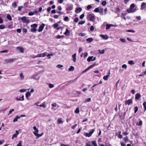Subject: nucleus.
Segmentation results:
<instances>
[{
	"mask_svg": "<svg viewBox=\"0 0 146 146\" xmlns=\"http://www.w3.org/2000/svg\"><path fill=\"white\" fill-rule=\"evenodd\" d=\"M31 27H33L31 30V31L32 32H35L37 31L36 29L37 27V25L36 24H34L31 25Z\"/></svg>",
	"mask_w": 146,
	"mask_h": 146,
	"instance_id": "f257e3e1",
	"label": "nucleus"
},
{
	"mask_svg": "<svg viewBox=\"0 0 146 146\" xmlns=\"http://www.w3.org/2000/svg\"><path fill=\"white\" fill-rule=\"evenodd\" d=\"M47 53L46 52H45L42 54H37L36 56L33 57V58H35L36 57H44L47 55Z\"/></svg>",
	"mask_w": 146,
	"mask_h": 146,
	"instance_id": "f03ea898",
	"label": "nucleus"
},
{
	"mask_svg": "<svg viewBox=\"0 0 146 146\" xmlns=\"http://www.w3.org/2000/svg\"><path fill=\"white\" fill-rule=\"evenodd\" d=\"M88 17L90 20L91 21H93L94 20L95 16L93 14H90L88 16Z\"/></svg>",
	"mask_w": 146,
	"mask_h": 146,
	"instance_id": "7ed1b4c3",
	"label": "nucleus"
},
{
	"mask_svg": "<svg viewBox=\"0 0 146 146\" xmlns=\"http://www.w3.org/2000/svg\"><path fill=\"white\" fill-rule=\"evenodd\" d=\"M94 131V129H92L90 132L89 133H84V135L86 137H90L91 136L93 133Z\"/></svg>",
	"mask_w": 146,
	"mask_h": 146,
	"instance_id": "20e7f679",
	"label": "nucleus"
},
{
	"mask_svg": "<svg viewBox=\"0 0 146 146\" xmlns=\"http://www.w3.org/2000/svg\"><path fill=\"white\" fill-rule=\"evenodd\" d=\"M15 60V58H9L6 59L4 61L6 63L12 62H13Z\"/></svg>",
	"mask_w": 146,
	"mask_h": 146,
	"instance_id": "39448f33",
	"label": "nucleus"
},
{
	"mask_svg": "<svg viewBox=\"0 0 146 146\" xmlns=\"http://www.w3.org/2000/svg\"><path fill=\"white\" fill-rule=\"evenodd\" d=\"M40 77L38 76V74L33 75L31 77V78L34 79L36 80H38L40 79Z\"/></svg>",
	"mask_w": 146,
	"mask_h": 146,
	"instance_id": "423d86ee",
	"label": "nucleus"
},
{
	"mask_svg": "<svg viewBox=\"0 0 146 146\" xmlns=\"http://www.w3.org/2000/svg\"><path fill=\"white\" fill-rule=\"evenodd\" d=\"M45 26L44 24L42 23V24L39 27V29L38 31L39 32H41L42 31L43 29Z\"/></svg>",
	"mask_w": 146,
	"mask_h": 146,
	"instance_id": "0eeeda50",
	"label": "nucleus"
},
{
	"mask_svg": "<svg viewBox=\"0 0 146 146\" xmlns=\"http://www.w3.org/2000/svg\"><path fill=\"white\" fill-rule=\"evenodd\" d=\"M133 103V100L132 99H129L128 100H126L125 102V104L126 105H129Z\"/></svg>",
	"mask_w": 146,
	"mask_h": 146,
	"instance_id": "6e6552de",
	"label": "nucleus"
},
{
	"mask_svg": "<svg viewBox=\"0 0 146 146\" xmlns=\"http://www.w3.org/2000/svg\"><path fill=\"white\" fill-rule=\"evenodd\" d=\"M96 65V63H94L93 65H90L89 67L88 68L86 69L85 70L83 71V73L85 72L88 70L89 69L92 68H93V67L95 66Z\"/></svg>",
	"mask_w": 146,
	"mask_h": 146,
	"instance_id": "1a4fd4ad",
	"label": "nucleus"
},
{
	"mask_svg": "<svg viewBox=\"0 0 146 146\" xmlns=\"http://www.w3.org/2000/svg\"><path fill=\"white\" fill-rule=\"evenodd\" d=\"M16 48L17 50H19L21 53H23L24 52V48H23L21 47V46H19V47H17Z\"/></svg>",
	"mask_w": 146,
	"mask_h": 146,
	"instance_id": "9d476101",
	"label": "nucleus"
},
{
	"mask_svg": "<svg viewBox=\"0 0 146 146\" xmlns=\"http://www.w3.org/2000/svg\"><path fill=\"white\" fill-rule=\"evenodd\" d=\"M117 26V25H112V24H107L106 25V30H108V29H110V27H111L114 26V27H115L116 26Z\"/></svg>",
	"mask_w": 146,
	"mask_h": 146,
	"instance_id": "9b49d317",
	"label": "nucleus"
},
{
	"mask_svg": "<svg viewBox=\"0 0 146 146\" xmlns=\"http://www.w3.org/2000/svg\"><path fill=\"white\" fill-rule=\"evenodd\" d=\"M100 36L102 37L104 40H107L108 38V37L107 35H100Z\"/></svg>",
	"mask_w": 146,
	"mask_h": 146,
	"instance_id": "f8f14e48",
	"label": "nucleus"
},
{
	"mask_svg": "<svg viewBox=\"0 0 146 146\" xmlns=\"http://www.w3.org/2000/svg\"><path fill=\"white\" fill-rule=\"evenodd\" d=\"M146 8V3H143L141 5V9L143 10Z\"/></svg>",
	"mask_w": 146,
	"mask_h": 146,
	"instance_id": "ddd939ff",
	"label": "nucleus"
},
{
	"mask_svg": "<svg viewBox=\"0 0 146 146\" xmlns=\"http://www.w3.org/2000/svg\"><path fill=\"white\" fill-rule=\"evenodd\" d=\"M141 97V95L139 93H137L135 96V99L139 100Z\"/></svg>",
	"mask_w": 146,
	"mask_h": 146,
	"instance_id": "4468645a",
	"label": "nucleus"
},
{
	"mask_svg": "<svg viewBox=\"0 0 146 146\" xmlns=\"http://www.w3.org/2000/svg\"><path fill=\"white\" fill-rule=\"evenodd\" d=\"M15 100L18 101H23L24 100V96H21V97L19 98H15Z\"/></svg>",
	"mask_w": 146,
	"mask_h": 146,
	"instance_id": "2eb2a0df",
	"label": "nucleus"
},
{
	"mask_svg": "<svg viewBox=\"0 0 146 146\" xmlns=\"http://www.w3.org/2000/svg\"><path fill=\"white\" fill-rule=\"evenodd\" d=\"M136 10V9H132L129 8V9L127 10V11L128 13H132L135 12Z\"/></svg>",
	"mask_w": 146,
	"mask_h": 146,
	"instance_id": "dca6fc26",
	"label": "nucleus"
},
{
	"mask_svg": "<svg viewBox=\"0 0 146 146\" xmlns=\"http://www.w3.org/2000/svg\"><path fill=\"white\" fill-rule=\"evenodd\" d=\"M76 53H75L72 55V60L74 62H76Z\"/></svg>",
	"mask_w": 146,
	"mask_h": 146,
	"instance_id": "f3484780",
	"label": "nucleus"
},
{
	"mask_svg": "<svg viewBox=\"0 0 146 146\" xmlns=\"http://www.w3.org/2000/svg\"><path fill=\"white\" fill-rule=\"evenodd\" d=\"M110 74V72H109V75L104 76L103 77V79L105 80H108V78L109 77Z\"/></svg>",
	"mask_w": 146,
	"mask_h": 146,
	"instance_id": "a211bd4d",
	"label": "nucleus"
},
{
	"mask_svg": "<svg viewBox=\"0 0 146 146\" xmlns=\"http://www.w3.org/2000/svg\"><path fill=\"white\" fill-rule=\"evenodd\" d=\"M16 133L15 134H14L13 136V137L12 138V139H13L14 138H16L17 137V136L19 134V133L17 131H16Z\"/></svg>",
	"mask_w": 146,
	"mask_h": 146,
	"instance_id": "6ab92c4d",
	"label": "nucleus"
},
{
	"mask_svg": "<svg viewBox=\"0 0 146 146\" xmlns=\"http://www.w3.org/2000/svg\"><path fill=\"white\" fill-rule=\"evenodd\" d=\"M81 10H82L81 8H80V7H78V8H77L76 9L75 12L76 13H79L81 11Z\"/></svg>",
	"mask_w": 146,
	"mask_h": 146,
	"instance_id": "aec40b11",
	"label": "nucleus"
},
{
	"mask_svg": "<svg viewBox=\"0 0 146 146\" xmlns=\"http://www.w3.org/2000/svg\"><path fill=\"white\" fill-rule=\"evenodd\" d=\"M93 56H89L87 59V60L88 62H90V61H92Z\"/></svg>",
	"mask_w": 146,
	"mask_h": 146,
	"instance_id": "412c9836",
	"label": "nucleus"
},
{
	"mask_svg": "<svg viewBox=\"0 0 146 146\" xmlns=\"http://www.w3.org/2000/svg\"><path fill=\"white\" fill-rule=\"evenodd\" d=\"M99 12L100 15H103L104 14L103 9L101 8H100L99 11Z\"/></svg>",
	"mask_w": 146,
	"mask_h": 146,
	"instance_id": "4be33fe9",
	"label": "nucleus"
},
{
	"mask_svg": "<svg viewBox=\"0 0 146 146\" xmlns=\"http://www.w3.org/2000/svg\"><path fill=\"white\" fill-rule=\"evenodd\" d=\"M57 122L58 123L60 124L63 123V121H62V118H60L58 119Z\"/></svg>",
	"mask_w": 146,
	"mask_h": 146,
	"instance_id": "5701e85b",
	"label": "nucleus"
},
{
	"mask_svg": "<svg viewBox=\"0 0 146 146\" xmlns=\"http://www.w3.org/2000/svg\"><path fill=\"white\" fill-rule=\"evenodd\" d=\"M86 40L88 42H90L93 40V39L92 38H90L87 39Z\"/></svg>",
	"mask_w": 146,
	"mask_h": 146,
	"instance_id": "b1692460",
	"label": "nucleus"
},
{
	"mask_svg": "<svg viewBox=\"0 0 146 146\" xmlns=\"http://www.w3.org/2000/svg\"><path fill=\"white\" fill-rule=\"evenodd\" d=\"M21 80L25 78L24 76L23 75V74L22 73H21L19 74Z\"/></svg>",
	"mask_w": 146,
	"mask_h": 146,
	"instance_id": "393cba45",
	"label": "nucleus"
},
{
	"mask_svg": "<svg viewBox=\"0 0 146 146\" xmlns=\"http://www.w3.org/2000/svg\"><path fill=\"white\" fill-rule=\"evenodd\" d=\"M70 32V31H69L68 29H66V32L64 33V34L66 35H68L69 33Z\"/></svg>",
	"mask_w": 146,
	"mask_h": 146,
	"instance_id": "a878e982",
	"label": "nucleus"
},
{
	"mask_svg": "<svg viewBox=\"0 0 146 146\" xmlns=\"http://www.w3.org/2000/svg\"><path fill=\"white\" fill-rule=\"evenodd\" d=\"M20 118V117H19L18 116H17L16 117H15L14 119L13 120V122H15L16 121H17V119H19Z\"/></svg>",
	"mask_w": 146,
	"mask_h": 146,
	"instance_id": "bb28decb",
	"label": "nucleus"
},
{
	"mask_svg": "<svg viewBox=\"0 0 146 146\" xmlns=\"http://www.w3.org/2000/svg\"><path fill=\"white\" fill-rule=\"evenodd\" d=\"M33 133L35 134V135L36 136V139H38L39 137V134L38 133H36L35 132H33Z\"/></svg>",
	"mask_w": 146,
	"mask_h": 146,
	"instance_id": "cd10ccee",
	"label": "nucleus"
},
{
	"mask_svg": "<svg viewBox=\"0 0 146 146\" xmlns=\"http://www.w3.org/2000/svg\"><path fill=\"white\" fill-rule=\"evenodd\" d=\"M98 51L99 52V53L100 54H103L105 52V50L104 49L102 50H98Z\"/></svg>",
	"mask_w": 146,
	"mask_h": 146,
	"instance_id": "c85d7f7f",
	"label": "nucleus"
},
{
	"mask_svg": "<svg viewBox=\"0 0 146 146\" xmlns=\"http://www.w3.org/2000/svg\"><path fill=\"white\" fill-rule=\"evenodd\" d=\"M45 102H44L42 104L39 105L40 107H42L43 108H45L46 107V105H45Z\"/></svg>",
	"mask_w": 146,
	"mask_h": 146,
	"instance_id": "c756f323",
	"label": "nucleus"
},
{
	"mask_svg": "<svg viewBox=\"0 0 146 146\" xmlns=\"http://www.w3.org/2000/svg\"><path fill=\"white\" fill-rule=\"evenodd\" d=\"M125 14L122 13L121 14V17L125 20H126V18L125 17Z\"/></svg>",
	"mask_w": 146,
	"mask_h": 146,
	"instance_id": "7c9ffc66",
	"label": "nucleus"
},
{
	"mask_svg": "<svg viewBox=\"0 0 146 146\" xmlns=\"http://www.w3.org/2000/svg\"><path fill=\"white\" fill-rule=\"evenodd\" d=\"M74 70V67L72 66H71L69 68L68 70L69 71H72L73 70Z\"/></svg>",
	"mask_w": 146,
	"mask_h": 146,
	"instance_id": "2f4dec72",
	"label": "nucleus"
},
{
	"mask_svg": "<svg viewBox=\"0 0 146 146\" xmlns=\"http://www.w3.org/2000/svg\"><path fill=\"white\" fill-rule=\"evenodd\" d=\"M143 105L144 107V111L146 110V102H144L143 103Z\"/></svg>",
	"mask_w": 146,
	"mask_h": 146,
	"instance_id": "473e14b6",
	"label": "nucleus"
},
{
	"mask_svg": "<svg viewBox=\"0 0 146 146\" xmlns=\"http://www.w3.org/2000/svg\"><path fill=\"white\" fill-rule=\"evenodd\" d=\"M128 63L130 65H133L135 64V63L133 62L132 60H129L128 62Z\"/></svg>",
	"mask_w": 146,
	"mask_h": 146,
	"instance_id": "72a5a7b5",
	"label": "nucleus"
},
{
	"mask_svg": "<svg viewBox=\"0 0 146 146\" xmlns=\"http://www.w3.org/2000/svg\"><path fill=\"white\" fill-rule=\"evenodd\" d=\"M48 84L49 86V88H53L54 86V85L52 84L48 83Z\"/></svg>",
	"mask_w": 146,
	"mask_h": 146,
	"instance_id": "f704fd0d",
	"label": "nucleus"
},
{
	"mask_svg": "<svg viewBox=\"0 0 146 146\" xmlns=\"http://www.w3.org/2000/svg\"><path fill=\"white\" fill-rule=\"evenodd\" d=\"M31 96V94L29 92L26 93V96L27 98L28 99V97Z\"/></svg>",
	"mask_w": 146,
	"mask_h": 146,
	"instance_id": "c9c22d12",
	"label": "nucleus"
},
{
	"mask_svg": "<svg viewBox=\"0 0 146 146\" xmlns=\"http://www.w3.org/2000/svg\"><path fill=\"white\" fill-rule=\"evenodd\" d=\"M135 5L134 4H131L130 6V8L131 9H133V8L135 7Z\"/></svg>",
	"mask_w": 146,
	"mask_h": 146,
	"instance_id": "e433bc0d",
	"label": "nucleus"
},
{
	"mask_svg": "<svg viewBox=\"0 0 146 146\" xmlns=\"http://www.w3.org/2000/svg\"><path fill=\"white\" fill-rule=\"evenodd\" d=\"M142 125V122L141 120H140L139 123H137L136 124V125L138 126H141Z\"/></svg>",
	"mask_w": 146,
	"mask_h": 146,
	"instance_id": "4c0bfd02",
	"label": "nucleus"
},
{
	"mask_svg": "<svg viewBox=\"0 0 146 146\" xmlns=\"http://www.w3.org/2000/svg\"><path fill=\"white\" fill-rule=\"evenodd\" d=\"M7 18L9 21H11L12 19L10 15H8L7 16Z\"/></svg>",
	"mask_w": 146,
	"mask_h": 146,
	"instance_id": "58836bf2",
	"label": "nucleus"
},
{
	"mask_svg": "<svg viewBox=\"0 0 146 146\" xmlns=\"http://www.w3.org/2000/svg\"><path fill=\"white\" fill-rule=\"evenodd\" d=\"M119 40L121 42H126V40L124 38H120Z\"/></svg>",
	"mask_w": 146,
	"mask_h": 146,
	"instance_id": "ea45409f",
	"label": "nucleus"
},
{
	"mask_svg": "<svg viewBox=\"0 0 146 146\" xmlns=\"http://www.w3.org/2000/svg\"><path fill=\"white\" fill-rule=\"evenodd\" d=\"M123 141L125 142H126L129 141L128 137L127 136H126L125 137H124L123 139Z\"/></svg>",
	"mask_w": 146,
	"mask_h": 146,
	"instance_id": "a19ab883",
	"label": "nucleus"
},
{
	"mask_svg": "<svg viewBox=\"0 0 146 146\" xmlns=\"http://www.w3.org/2000/svg\"><path fill=\"white\" fill-rule=\"evenodd\" d=\"M134 113H136L138 111V108L137 106H135L134 108Z\"/></svg>",
	"mask_w": 146,
	"mask_h": 146,
	"instance_id": "79ce46f5",
	"label": "nucleus"
},
{
	"mask_svg": "<svg viewBox=\"0 0 146 146\" xmlns=\"http://www.w3.org/2000/svg\"><path fill=\"white\" fill-rule=\"evenodd\" d=\"M76 113H79V108H77L74 111Z\"/></svg>",
	"mask_w": 146,
	"mask_h": 146,
	"instance_id": "37998d69",
	"label": "nucleus"
},
{
	"mask_svg": "<svg viewBox=\"0 0 146 146\" xmlns=\"http://www.w3.org/2000/svg\"><path fill=\"white\" fill-rule=\"evenodd\" d=\"M33 128L35 131L36 132H38L39 131L38 129L36 128V126H34L33 127Z\"/></svg>",
	"mask_w": 146,
	"mask_h": 146,
	"instance_id": "c03bdc74",
	"label": "nucleus"
},
{
	"mask_svg": "<svg viewBox=\"0 0 146 146\" xmlns=\"http://www.w3.org/2000/svg\"><path fill=\"white\" fill-rule=\"evenodd\" d=\"M91 99L90 98H87L85 100V101L84 102V103H86L87 102H90L91 101Z\"/></svg>",
	"mask_w": 146,
	"mask_h": 146,
	"instance_id": "a18cd8bd",
	"label": "nucleus"
},
{
	"mask_svg": "<svg viewBox=\"0 0 146 146\" xmlns=\"http://www.w3.org/2000/svg\"><path fill=\"white\" fill-rule=\"evenodd\" d=\"M63 67L62 65L61 64H58L56 66V67L58 68H60Z\"/></svg>",
	"mask_w": 146,
	"mask_h": 146,
	"instance_id": "49530a36",
	"label": "nucleus"
},
{
	"mask_svg": "<svg viewBox=\"0 0 146 146\" xmlns=\"http://www.w3.org/2000/svg\"><path fill=\"white\" fill-rule=\"evenodd\" d=\"M121 131H119V134L118 135V138H119L120 139H121L122 138V135L121 134Z\"/></svg>",
	"mask_w": 146,
	"mask_h": 146,
	"instance_id": "de8ad7c7",
	"label": "nucleus"
},
{
	"mask_svg": "<svg viewBox=\"0 0 146 146\" xmlns=\"http://www.w3.org/2000/svg\"><path fill=\"white\" fill-rule=\"evenodd\" d=\"M73 7L72 6H70L69 7H68L67 9L66 10H68L69 11H70L72 10V9Z\"/></svg>",
	"mask_w": 146,
	"mask_h": 146,
	"instance_id": "09e8293b",
	"label": "nucleus"
},
{
	"mask_svg": "<svg viewBox=\"0 0 146 146\" xmlns=\"http://www.w3.org/2000/svg\"><path fill=\"white\" fill-rule=\"evenodd\" d=\"M64 36L63 35L62 36H60V35H57V36H56V38H57L59 39V38H61L63 37H64Z\"/></svg>",
	"mask_w": 146,
	"mask_h": 146,
	"instance_id": "8fccbe9b",
	"label": "nucleus"
},
{
	"mask_svg": "<svg viewBox=\"0 0 146 146\" xmlns=\"http://www.w3.org/2000/svg\"><path fill=\"white\" fill-rule=\"evenodd\" d=\"M5 28V26L4 25H0V29H2Z\"/></svg>",
	"mask_w": 146,
	"mask_h": 146,
	"instance_id": "3c124183",
	"label": "nucleus"
},
{
	"mask_svg": "<svg viewBox=\"0 0 146 146\" xmlns=\"http://www.w3.org/2000/svg\"><path fill=\"white\" fill-rule=\"evenodd\" d=\"M99 9L100 8H96L95 9L94 11L96 12H98L99 11Z\"/></svg>",
	"mask_w": 146,
	"mask_h": 146,
	"instance_id": "603ef678",
	"label": "nucleus"
},
{
	"mask_svg": "<svg viewBox=\"0 0 146 146\" xmlns=\"http://www.w3.org/2000/svg\"><path fill=\"white\" fill-rule=\"evenodd\" d=\"M122 68H123L126 69L127 68V66L125 64H124L122 65Z\"/></svg>",
	"mask_w": 146,
	"mask_h": 146,
	"instance_id": "864d4df0",
	"label": "nucleus"
},
{
	"mask_svg": "<svg viewBox=\"0 0 146 146\" xmlns=\"http://www.w3.org/2000/svg\"><path fill=\"white\" fill-rule=\"evenodd\" d=\"M92 143L93 145H94V146H97V145L96 143V141H92Z\"/></svg>",
	"mask_w": 146,
	"mask_h": 146,
	"instance_id": "5fc2aeb1",
	"label": "nucleus"
},
{
	"mask_svg": "<svg viewBox=\"0 0 146 146\" xmlns=\"http://www.w3.org/2000/svg\"><path fill=\"white\" fill-rule=\"evenodd\" d=\"M21 19L22 21H25L26 20L27 18L26 17H23L21 18Z\"/></svg>",
	"mask_w": 146,
	"mask_h": 146,
	"instance_id": "6e6d98bb",
	"label": "nucleus"
},
{
	"mask_svg": "<svg viewBox=\"0 0 146 146\" xmlns=\"http://www.w3.org/2000/svg\"><path fill=\"white\" fill-rule=\"evenodd\" d=\"M27 90L25 89H21L20 90V92H25Z\"/></svg>",
	"mask_w": 146,
	"mask_h": 146,
	"instance_id": "4d7b16f0",
	"label": "nucleus"
},
{
	"mask_svg": "<svg viewBox=\"0 0 146 146\" xmlns=\"http://www.w3.org/2000/svg\"><path fill=\"white\" fill-rule=\"evenodd\" d=\"M14 111V110L13 109H11L9 111V113L8 114V115H9L10 114H11L12 113V112Z\"/></svg>",
	"mask_w": 146,
	"mask_h": 146,
	"instance_id": "13d9d810",
	"label": "nucleus"
},
{
	"mask_svg": "<svg viewBox=\"0 0 146 146\" xmlns=\"http://www.w3.org/2000/svg\"><path fill=\"white\" fill-rule=\"evenodd\" d=\"M92 6H91V5H88L87 7V9H88V10H89L90 9H91V8H92Z\"/></svg>",
	"mask_w": 146,
	"mask_h": 146,
	"instance_id": "bf43d9fd",
	"label": "nucleus"
},
{
	"mask_svg": "<svg viewBox=\"0 0 146 146\" xmlns=\"http://www.w3.org/2000/svg\"><path fill=\"white\" fill-rule=\"evenodd\" d=\"M35 14V13L34 12H31L29 13V15L30 16H32L33 15Z\"/></svg>",
	"mask_w": 146,
	"mask_h": 146,
	"instance_id": "052dcab7",
	"label": "nucleus"
},
{
	"mask_svg": "<svg viewBox=\"0 0 146 146\" xmlns=\"http://www.w3.org/2000/svg\"><path fill=\"white\" fill-rule=\"evenodd\" d=\"M8 50H5L0 51L1 53H7L8 52Z\"/></svg>",
	"mask_w": 146,
	"mask_h": 146,
	"instance_id": "680f3d73",
	"label": "nucleus"
},
{
	"mask_svg": "<svg viewBox=\"0 0 146 146\" xmlns=\"http://www.w3.org/2000/svg\"><path fill=\"white\" fill-rule=\"evenodd\" d=\"M12 6L14 7H15L17 6V5L15 2H13L12 5Z\"/></svg>",
	"mask_w": 146,
	"mask_h": 146,
	"instance_id": "e2e57ef3",
	"label": "nucleus"
},
{
	"mask_svg": "<svg viewBox=\"0 0 146 146\" xmlns=\"http://www.w3.org/2000/svg\"><path fill=\"white\" fill-rule=\"evenodd\" d=\"M106 1H104L102 3V5L104 6L105 5H106Z\"/></svg>",
	"mask_w": 146,
	"mask_h": 146,
	"instance_id": "0e129e2a",
	"label": "nucleus"
},
{
	"mask_svg": "<svg viewBox=\"0 0 146 146\" xmlns=\"http://www.w3.org/2000/svg\"><path fill=\"white\" fill-rule=\"evenodd\" d=\"M53 54H48L47 56V57H48V58H51L50 57V56H53Z\"/></svg>",
	"mask_w": 146,
	"mask_h": 146,
	"instance_id": "69168bd1",
	"label": "nucleus"
},
{
	"mask_svg": "<svg viewBox=\"0 0 146 146\" xmlns=\"http://www.w3.org/2000/svg\"><path fill=\"white\" fill-rule=\"evenodd\" d=\"M21 143L22 142L21 141H20L16 146H22Z\"/></svg>",
	"mask_w": 146,
	"mask_h": 146,
	"instance_id": "338daca9",
	"label": "nucleus"
},
{
	"mask_svg": "<svg viewBox=\"0 0 146 146\" xmlns=\"http://www.w3.org/2000/svg\"><path fill=\"white\" fill-rule=\"evenodd\" d=\"M60 146H70L69 145H66L65 144H63L61 143L60 144Z\"/></svg>",
	"mask_w": 146,
	"mask_h": 146,
	"instance_id": "774afa93",
	"label": "nucleus"
}]
</instances>
